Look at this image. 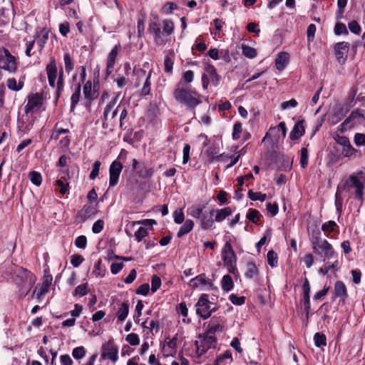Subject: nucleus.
<instances>
[{
  "mask_svg": "<svg viewBox=\"0 0 365 365\" xmlns=\"http://www.w3.org/2000/svg\"><path fill=\"white\" fill-rule=\"evenodd\" d=\"M120 48H121V46L120 43H118V45H115L107 56L106 69V76H105L106 80L113 71L115 60H116L117 56H118V52L120 50Z\"/></svg>",
  "mask_w": 365,
  "mask_h": 365,
  "instance_id": "obj_14",
  "label": "nucleus"
},
{
  "mask_svg": "<svg viewBox=\"0 0 365 365\" xmlns=\"http://www.w3.org/2000/svg\"><path fill=\"white\" fill-rule=\"evenodd\" d=\"M215 209H212L209 212H202V215L199 217L200 225L204 230L215 228L213 215Z\"/></svg>",
  "mask_w": 365,
  "mask_h": 365,
  "instance_id": "obj_19",
  "label": "nucleus"
},
{
  "mask_svg": "<svg viewBox=\"0 0 365 365\" xmlns=\"http://www.w3.org/2000/svg\"><path fill=\"white\" fill-rule=\"evenodd\" d=\"M259 273V269L257 268L256 263L254 261H248L246 263V269L245 272V277L247 279H253L258 276Z\"/></svg>",
  "mask_w": 365,
  "mask_h": 365,
  "instance_id": "obj_29",
  "label": "nucleus"
},
{
  "mask_svg": "<svg viewBox=\"0 0 365 365\" xmlns=\"http://www.w3.org/2000/svg\"><path fill=\"white\" fill-rule=\"evenodd\" d=\"M222 289L225 292H229L233 289L234 282L230 275H224L221 280Z\"/></svg>",
  "mask_w": 365,
  "mask_h": 365,
  "instance_id": "obj_41",
  "label": "nucleus"
},
{
  "mask_svg": "<svg viewBox=\"0 0 365 365\" xmlns=\"http://www.w3.org/2000/svg\"><path fill=\"white\" fill-rule=\"evenodd\" d=\"M129 313V304L128 302H122L117 312V318L118 321L123 322L128 317Z\"/></svg>",
  "mask_w": 365,
  "mask_h": 365,
  "instance_id": "obj_35",
  "label": "nucleus"
},
{
  "mask_svg": "<svg viewBox=\"0 0 365 365\" xmlns=\"http://www.w3.org/2000/svg\"><path fill=\"white\" fill-rule=\"evenodd\" d=\"M222 259L224 262L237 259V255L230 242H226L222 250Z\"/></svg>",
  "mask_w": 365,
  "mask_h": 365,
  "instance_id": "obj_26",
  "label": "nucleus"
},
{
  "mask_svg": "<svg viewBox=\"0 0 365 365\" xmlns=\"http://www.w3.org/2000/svg\"><path fill=\"white\" fill-rule=\"evenodd\" d=\"M123 168V164L118 160L111 163L109 168V187H114L118 183Z\"/></svg>",
  "mask_w": 365,
  "mask_h": 365,
  "instance_id": "obj_12",
  "label": "nucleus"
},
{
  "mask_svg": "<svg viewBox=\"0 0 365 365\" xmlns=\"http://www.w3.org/2000/svg\"><path fill=\"white\" fill-rule=\"evenodd\" d=\"M102 259H99L98 262L94 265V269L93 271V274H95L96 277H103L105 276L106 269H103L101 267Z\"/></svg>",
  "mask_w": 365,
  "mask_h": 365,
  "instance_id": "obj_56",
  "label": "nucleus"
},
{
  "mask_svg": "<svg viewBox=\"0 0 365 365\" xmlns=\"http://www.w3.org/2000/svg\"><path fill=\"white\" fill-rule=\"evenodd\" d=\"M98 210L96 207L91 204H86L77 213V218L80 222H84L90 218L95 217Z\"/></svg>",
  "mask_w": 365,
  "mask_h": 365,
  "instance_id": "obj_17",
  "label": "nucleus"
},
{
  "mask_svg": "<svg viewBox=\"0 0 365 365\" xmlns=\"http://www.w3.org/2000/svg\"><path fill=\"white\" fill-rule=\"evenodd\" d=\"M193 227L194 222L190 219L186 220L177 233L178 237L181 238L188 234L193 229Z\"/></svg>",
  "mask_w": 365,
  "mask_h": 365,
  "instance_id": "obj_33",
  "label": "nucleus"
},
{
  "mask_svg": "<svg viewBox=\"0 0 365 365\" xmlns=\"http://www.w3.org/2000/svg\"><path fill=\"white\" fill-rule=\"evenodd\" d=\"M215 213H216L215 221L217 222H222L232 213V210L230 207H225L222 209H215Z\"/></svg>",
  "mask_w": 365,
  "mask_h": 365,
  "instance_id": "obj_32",
  "label": "nucleus"
},
{
  "mask_svg": "<svg viewBox=\"0 0 365 365\" xmlns=\"http://www.w3.org/2000/svg\"><path fill=\"white\" fill-rule=\"evenodd\" d=\"M28 103L24 107L25 113H34L38 112L43 106V95L39 93L29 95Z\"/></svg>",
  "mask_w": 365,
  "mask_h": 365,
  "instance_id": "obj_9",
  "label": "nucleus"
},
{
  "mask_svg": "<svg viewBox=\"0 0 365 365\" xmlns=\"http://www.w3.org/2000/svg\"><path fill=\"white\" fill-rule=\"evenodd\" d=\"M215 303L209 299L207 294H202L197 302L195 304L196 314L202 319H207L211 317V314L218 309L217 306L211 307Z\"/></svg>",
  "mask_w": 365,
  "mask_h": 365,
  "instance_id": "obj_5",
  "label": "nucleus"
},
{
  "mask_svg": "<svg viewBox=\"0 0 365 365\" xmlns=\"http://www.w3.org/2000/svg\"><path fill=\"white\" fill-rule=\"evenodd\" d=\"M163 31L167 34V36H170L173 33L174 31V24L173 22L170 20L165 19L163 21Z\"/></svg>",
  "mask_w": 365,
  "mask_h": 365,
  "instance_id": "obj_61",
  "label": "nucleus"
},
{
  "mask_svg": "<svg viewBox=\"0 0 365 365\" xmlns=\"http://www.w3.org/2000/svg\"><path fill=\"white\" fill-rule=\"evenodd\" d=\"M334 139L336 143L343 147L341 154L344 157L350 158L356 153L357 150L351 145L348 137L336 134Z\"/></svg>",
  "mask_w": 365,
  "mask_h": 365,
  "instance_id": "obj_10",
  "label": "nucleus"
},
{
  "mask_svg": "<svg viewBox=\"0 0 365 365\" xmlns=\"http://www.w3.org/2000/svg\"><path fill=\"white\" fill-rule=\"evenodd\" d=\"M69 133L70 130L68 128H59L58 123H56L54 125L51 137L52 139L58 140L61 134H66Z\"/></svg>",
  "mask_w": 365,
  "mask_h": 365,
  "instance_id": "obj_45",
  "label": "nucleus"
},
{
  "mask_svg": "<svg viewBox=\"0 0 365 365\" xmlns=\"http://www.w3.org/2000/svg\"><path fill=\"white\" fill-rule=\"evenodd\" d=\"M56 103L58 102L62 91L64 88V79H61V77L58 78L57 81H56Z\"/></svg>",
  "mask_w": 365,
  "mask_h": 365,
  "instance_id": "obj_55",
  "label": "nucleus"
},
{
  "mask_svg": "<svg viewBox=\"0 0 365 365\" xmlns=\"http://www.w3.org/2000/svg\"><path fill=\"white\" fill-rule=\"evenodd\" d=\"M314 343L317 347H322L327 345V337L322 332H317L314 335Z\"/></svg>",
  "mask_w": 365,
  "mask_h": 365,
  "instance_id": "obj_43",
  "label": "nucleus"
},
{
  "mask_svg": "<svg viewBox=\"0 0 365 365\" xmlns=\"http://www.w3.org/2000/svg\"><path fill=\"white\" fill-rule=\"evenodd\" d=\"M224 324L225 319L223 317L214 316L208 323L207 330L206 332L215 336L216 333L222 332L223 331Z\"/></svg>",
  "mask_w": 365,
  "mask_h": 365,
  "instance_id": "obj_16",
  "label": "nucleus"
},
{
  "mask_svg": "<svg viewBox=\"0 0 365 365\" xmlns=\"http://www.w3.org/2000/svg\"><path fill=\"white\" fill-rule=\"evenodd\" d=\"M152 71H150L148 74L146 76L145 81L144 83V85L141 89V95L142 96H146L148 95L150 92V76H151Z\"/></svg>",
  "mask_w": 365,
  "mask_h": 365,
  "instance_id": "obj_54",
  "label": "nucleus"
},
{
  "mask_svg": "<svg viewBox=\"0 0 365 365\" xmlns=\"http://www.w3.org/2000/svg\"><path fill=\"white\" fill-rule=\"evenodd\" d=\"M50 30L46 27L37 28L34 38L36 39V43L40 49H43L45 47L48 40Z\"/></svg>",
  "mask_w": 365,
  "mask_h": 365,
  "instance_id": "obj_20",
  "label": "nucleus"
},
{
  "mask_svg": "<svg viewBox=\"0 0 365 365\" xmlns=\"http://www.w3.org/2000/svg\"><path fill=\"white\" fill-rule=\"evenodd\" d=\"M248 197L253 200H259L260 202H264L267 198V195L265 193H262L261 192H253L252 190H250L247 193Z\"/></svg>",
  "mask_w": 365,
  "mask_h": 365,
  "instance_id": "obj_49",
  "label": "nucleus"
},
{
  "mask_svg": "<svg viewBox=\"0 0 365 365\" xmlns=\"http://www.w3.org/2000/svg\"><path fill=\"white\" fill-rule=\"evenodd\" d=\"M36 117L33 113H24L21 117H18L17 129L19 133L27 134L34 127Z\"/></svg>",
  "mask_w": 365,
  "mask_h": 365,
  "instance_id": "obj_8",
  "label": "nucleus"
},
{
  "mask_svg": "<svg viewBox=\"0 0 365 365\" xmlns=\"http://www.w3.org/2000/svg\"><path fill=\"white\" fill-rule=\"evenodd\" d=\"M336 227H338V225L333 220H329V221H328L327 222H324L322 225V230L324 232H329V233L332 232L333 231H334Z\"/></svg>",
  "mask_w": 365,
  "mask_h": 365,
  "instance_id": "obj_60",
  "label": "nucleus"
},
{
  "mask_svg": "<svg viewBox=\"0 0 365 365\" xmlns=\"http://www.w3.org/2000/svg\"><path fill=\"white\" fill-rule=\"evenodd\" d=\"M120 111V119H119V126L121 130H125L127 128V125H125L128 122V110L126 107L123 105L122 108L119 110Z\"/></svg>",
  "mask_w": 365,
  "mask_h": 365,
  "instance_id": "obj_42",
  "label": "nucleus"
},
{
  "mask_svg": "<svg viewBox=\"0 0 365 365\" xmlns=\"http://www.w3.org/2000/svg\"><path fill=\"white\" fill-rule=\"evenodd\" d=\"M143 307H144V305H143V301L138 300V302L135 306V314L133 315L134 321L137 324L139 323V321H140L139 317L142 314V310H143Z\"/></svg>",
  "mask_w": 365,
  "mask_h": 365,
  "instance_id": "obj_58",
  "label": "nucleus"
},
{
  "mask_svg": "<svg viewBox=\"0 0 365 365\" xmlns=\"http://www.w3.org/2000/svg\"><path fill=\"white\" fill-rule=\"evenodd\" d=\"M192 289H196L199 286H212V280L207 279L205 273H202L191 279L188 283Z\"/></svg>",
  "mask_w": 365,
  "mask_h": 365,
  "instance_id": "obj_25",
  "label": "nucleus"
},
{
  "mask_svg": "<svg viewBox=\"0 0 365 365\" xmlns=\"http://www.w3.org/2000/svg\"><path fill=\"white\" fill-rule=\"evenodd\" d=\"M289 53L287 52H281L277 55L275 59V66L277 70L283 71L289 63Z\"/></svg>",
  "mask_w": 365,
  "mask_h": 365,
  "instance_id": "obj_31",
  "label": "nucleus"
},
{
  "mask_svg": "<svg viewBox=\"0 0 365 365\" xmlns=\"http://www.w3.org/2000/svg\"><path fill=\"white\" fill-rule=\"evenodd\" d=\"M267 262L272 267H276L278 265V256L274 250H269L267 252Z\"/></svg>",
  "mask_w": 365,
  "mask_h": 365,
  "instance_id": "obj_51",
  "label": "nucleus"
},
{
  "mask_svg": "<svg viewBox=\"0 0 365 365\" xmlns=\"http://www.w3.org/2000/svg\"><path fill=\"white\" fill-rule=\"evenodd\" d=\"M126 341H128L131 346H137L140 344V339L137 334L130 333L125 337Z\"/></svg>",
  "mask_w": 365,
  "mask_h": 365,
  "instance_id": "obj_64",
  "label": "nucleus"
},
{
  "mask_svg": "<svg viewBox=\"0 0 365 365\" xmlns=\"http://www.w3.org/2000/svg\"><path fill=\"white\" fill-rule=\"evenodd\" d=\"M310 284L308 279L307 277L304 278V282L302 284V291H303V297L300 301V304L302 306H304V309H309L310 304Z\"/></svg>",
  "mask_w": 365,
  "mask_h": 365,
  "instance_id": "obj_23",
  "label": "nucleus"
},
{
  "mask_svg": "<svg viewBox=\"0 0 365 365\" xmlns=\"http://www.w3.org/2000/svg\"><path fill=\"white\" fill-rule=\"evenodd\" d=\"M217 153L214 150H207V155L209 158L208 162L210 163H213L215 160L220 161L222 160V158L225 156V153L217 155Z\"/></svg>",
  "mask_w": 365,
  "mask_h": 365,
  "instance_id": "obj_57",
  "label": "nucleus"
},
{
  "mask_svg": "<svg viewBox=\"0 0 365 365\" xmlns=\"http://www.w3.org/2000/svg\"><path fill=\"white\" fill-rule=\"evenodd\" d=\"M0 68L10 73H15L18 70L16 58L5 47L0 48Z\"/></svg>",
  "mask_w": 365,
  "mask_h": 365,
  "instance_id": "obj_6",
  "label": "nucleus"
},
{
  "mask_svg": "<svg viewBox=\"0 0 365 365\" xmlns=\"http://www.w3.org/2000/svg\"><path fill=\"white\" fill-rule=\"evenodd\" d=\"M56 185L59 188V192L61 195H65L68 192L69 183L64 182L62 179H58L56 181Z\"/></svg>",
  "mask_w": 365,
  "mask_h": 365,
  "instance_id": "obj_62",
  "label": "nucleus"
},
{
  "mask_svg": "<svg viewBox=\"0 0 365 365\" xmlns=\"http://www.w3.org/2000/svg\"><path fill=\"white\" fill-rule=\"evenodd\" d=\"M173 96L178 103L185 106L187 110L193 113L196 107L202 103L200 100L202 96L192 86H184L182 83H177Z\"/></svg>",
  "mask_w": 365,
  "mask_h": 365,
  "instance_id": "obj_1",
  "label": "nucleus"
},
{
  "mask_svg": "<svg viewBox=\"0 0 365 365\" xmlns=\"http://www.w3.org/2000/svg\"><path fill=\"white\" fill-rule=\"evenodd\" d=\"M233 361L232 351L227 349L223 354H220L211 365H227Z\"/></svg>",
  "mask_w": 365,
  "mask_h": 365,
  "instance_id": "obj_28",
  "label": "nucleus"
},
{
  "mask_svg": "<svg viewBox=\"0 0 365 365\" xmlns=\"http://www.w3.org/2000/svg\"><path fill=\"white\" fill-rule=\"evenodd\" d=\"M101 163L100 160H96L93 163L92 166V170L89 175L90 180H94L96 178L98 177L99 174L100 167H101Z\"/></svg>",
  "mask_w": 365,
  "mask_h": 365,
  "instance_id": "obj_59",
  "label": "nucleus"
},
{
  "mask_svg": "<svg viewBox=\"0 0 365 365\" xmlns=\"http://www.w3.org/2000/svg\"><path fill=\"white\" fill-rule=\"evenodd\" d=\"M194 79V72L191 70L185 71L178 83H182L184 86H191L190 84Z\"/></svg>",
  "mask_w": 365,
  "mask_h": 365,
  "instance_id": "obj_46",
  "label": "nucleus"
},
{
  "mask_svg": "<svg viewBox=\"0 0 365 365\" xmlns=\"http://www.w3.org/2000/svg\"><path fill=\"white\" fill-rule=\"evenodd\" d=\"M242 54L247 57V58H255L257 53V51L255 48L251 47V46H249L247 45H242Z\"/></svg>",
  "mask_w": 365,
  "mask_h": 365,
  "instance_id": "obj_52",
  "label": "nucleus"
},
{
  "mask_svg": "<svg viewBox=\"0 0 365 365\" xmlns=\"http://www.w3.org/2000/svg\"><path fill=\"white\" fill-rule=\"evenodd\" d=\"M311 243L314 253L323 258L324 261L337 258V253L332 245L327 240L322 239L319 230L312 232Z\"/></svg>",
  "mask_w": 365,
  "mask_h": 365,
  "instance_id": "obj_3",
  "label": "nucleus"
},
{
  "mask_svg": "<svg viewBox=\"0 0 365 365\" xmlns=\"http://www.w3.org/2000/svg\"><path fill=\"white\" fill-rule=\"evenodd\" d=\"M305 120L304 119L298 120L294 125L289 133V138L292 140H299L305 133Z\"/></svg>",
  "mask_w": 365,
  "mask_h": 365,
  "instance_id": "obj_22",
  "label": "nucleus"
},
{
  "mask_svg": "<svg viewBox=\"0 0 365 365\" xmlns=\"http://www.w3.org/2000/svg\"><path fill=\"white\" fill-rule=\"evenodd\" d=\"M347 118L352 123V125L349 127H352L356 122L359 124L363 123L362 118H364V113L359 109H356L353 110Z\"/></svg>",
  "mask_w": 365,
  "mask_h": 365,
  "instance_id": "obj_39",
  "label": "nucleus"
},
{
  "mask_svg": "<svg viewBox=\"0 0 365 365\" xmlns=\"http://www.w3.org/2000/svg\"><path fill=\"white\" fill-rule=\"evenodd\" d=\"M205 71L210 76L212 85L214 86H217L220 83L221 77L217 73L215 67L212 64L206 63Z\"/></svg>",
  "mask_w": 365,
  "mask_h": 365,
  "instance_id": "obj_27",
  "label": "nucleus"
},
{
  "mask_svg": "<svg viewBox=\"0 0 365 365\" xmlns=\"http://www.w3.org/2000/svg\"><path fill=\"white\" fill-rule=\"evenodd\" d=\"M304 145H306V147H303L300 150V160H299V164L300 166L302 168H306L308 166L309 164V151L307 148V146H309V143H304Z\"/></svg>",
  "mask_w": 365,
  "mask_h": 365,
  "instance_id": "obj_37",
  "label": "nucleus"
},
{
  "mask_svg": "<svg viewBox=\"0 0 365 365\" xmlns=\"http://www.w3.org/2000/svg\"><path fill=\"white\" fill-rule=\"evenodd\" d=\"M200 343L201 344V346L208 350L211 348L215 347L217 344V338L215 335L210 334L206 332Z\"/></svg>",
  "mask_w": 365,
  "mask_h": 365,
  "instance_id": "obj_30",
  "label": "nucleus"
},
{
  "mask_svg": "<svg viewBox=\"0 0 365 365\" xmlns=\"http://www.w3.org/2000/svg\"><path fill=\"white\" fill-rule=\"evenodd\" d=\"M63 61L65 64V71L68 74L74 68V63L69 53H64Z\"/></svg>",
  "mask_w": 365,
  "mask_h": 365,
  "instance_id": "obj_48",
  "label": "nucleus"
},
{
  "mask_svg": "<svg viewBox=\"0 0 365 365\" xmlns=\"http://www.w3.org/2000/svg\"><path fill=\"white\" fill-rule=\"evenodd\" d=\"M35 275L27 269L18 267L14 271L13 281L19 288L21 297H25L36 282Z\"/></svg>",
  "mask_w": 365,
  "mask_h": 365,
  "instance_id": "obj_2",
  "label": "nucleus"
},
{
  "mask_svg": "<svg viewBox=\"0 0 365 365\" xmlns=\"http://www.w3.org/2000/svg\"><path fill=\"white\" fill-rule=\"evenodd\" d=\"M70 89L72 91L70 110L73 112L75 110L81 98V84L71 85Z\"/></svg>",
  "mask_w": 365,
  "mask_h": 365,
  "instance_id": "obj_21",
  "label": "nucleus"
},
{
  "mask_svg": "<svg viewBox=\"0 0 365 365\" xmlns=\"http://www.w3.org/2000/svg\"><path fill=\"white\" fill-rule=\"evenodd\" d=\"M46 72L48 77V84L51 88L56 87V81L58 76V67L56 59L51 58L46 66Z\"/></svg>",
  "mask_w": 365,
  "mask_h": 365,
  "instance_id": "obj_15",
  "label": "nucleus"
},
{
  "mask_svg": "<svg viewBox=\"0 0 365 365\" xmlns=\"http://www.w3.org/2000/svg\"><path fill=\"white\" fill-rule=\"evenodd\" d=\"M261 215L257 210L250 208L246 217L255 224H257L260 220Z\"/></svg>",
  "mask_w": 365,
  "mask_h": 365,
  "instance_id": "obj_47",
  "label": "nucleus"
},
{
  "mask_svg": "<svg viewBox=\"0 0 365 365\" xmlns=\"http://www.w3.org/2000/svg\"><path fill=\"white\" fill-rule=\"evenodd\" d=\"M354 188V198L361 204L364 202V190L365 188V173L359 171L356 173L350 175L343 185V190H349Z\"/></svg>",
  "mask_w": 365,
  "mask_h": 365,
  "instance_id": "obj_4",
  "label": "nucleus"
},
{
  "mask_svg": "<svg viewBox=\"0 0 365 365\" xmlns=\"http://www.w3.org/2000/svg\"><path fill=\"white\" fill-rule=\"evenodd\" d=\"M148 31L153 34L154 39L156 42L161 38L162 32L158 23L154 21L150 22L149 24Z\"/></svg>",
  "mask_w": 365,
  "mask_h": 365,
  "instance_id": "obj_36",
  "label": "nucleus"
},
{
  "mask_svg": "<svg viewBox=\"0 0 365 365\" xmlns=\"http://www.w3.org/2000/svg\"><path fill=\"white\" fill-rule=\"evenodd\" d=\"M349 46V43L345 41L339 42L335 44V56L339 63H344L346 60Z\"/></svg>",
  "mask_w": 365,
  "mask_h": 365,
  "instance_id": "obj_18",
  "label": "nucleus"
},
{
  "mask_svg": "<svg viewBox=\"0 0 365 365\" xmlns=\"http://www.w3.org/2000/svg\"><path fill=\"white\" fill-rule=\"evenodd\" d=\"M99 81L98 78H94L93 85L91 81H87L83 88L84 98L87 101L86 106H90L93 101L96 99L99 96Z\"/></svg>",
  "mask_w": 365,
  "mask_h": 365,
  "instance_id": "obj_7",
  "label": "nucleus"
},
{
  "mask_svg": "<svg viewBox=\"0 0 365 365\" xmlns=\"http://www.w3.org/2000/svg\"><path fill=\"white\" fill-rule=\"evenodd\" d=\"M102 118H103V124H102L103 128H104L106 130H109L110 131L113 130L114 128L116 125V120H110V118H109V115L107 114V111H103Z\"/></svg>",
  "mask_w": 365,
  "mask_h": 365,
  "instance_id": "obj_38",
  "label": "nucleus"
},
{
  "mask_svg": "<svg viewBox=\"0 0 365 365\" xmlns=\"http://www.w3.org/2000/svg\"><path fill=\"white\" fill-rule=\"evenodd\" d=\"M334 297L339 298L343 302L348 298L349 294L346 287L344 282L338 280L334 284Z\"/></svg>",
  "mask_w": 365,
  "mask_h": 365,
  "instance_id": "obj_24",
  "label": "nucleus"
},
{
  "mask_svg": "<svg viewBox=\"0 0 365 365\" xmlns=\"http://www.w3.org/2000/svg\"><path fill=\"white\" fill-rule=\"evenodd\" d=\"M132 170H135L136 175L142 179H150L155 173L152 167L146 166L144 163L139 165V162L135 158L132 160Z\"/></svg>",
  "mask_w": 365,
  "mask_h": 365,
  "instance_id": "obj_11",
  "label": "nucleus"
},
{
  "mask_svg": "<svg viewBox=\"0 0 365 365\" xmlns=\"http://www.w3.org/2000/svg\"><path fill=\"white\" fill-rule=\"evenodd\" d=\"M88 283H84L78 285L73 292V296L83 297L88 293Z\"/></svg>",
  "mask_w": 365,
  "mask_h": 365,
  "instance_id": "obj_50",
  "label": "nucleus"
},
{
  "mask_svg": "<svg viewBox=\"0 0 365 365\" xmlns=\"http://www.w3.org/2000/svg\"><path fill=\"white\" fill-rule=\"evenodd\" d=\"M205 208V204H197L190 206L187 209V213L192 217L199 219L201 217L203 210Z\"/></svg>",
  "mask_w": 365,
  "mask_h": 365,
  "instance_id": "obj_34",
  "label": "nucleus"
},
{
  "mask_svg": "<svg viewBox=\"0 0 365 365\" xmlns=\"http://www.w3.org/2000/svg\"><path fill=\"white\" fill-rule=\"evenodd\" d=\"M337 271L339 269V261L337 258L336 260L331 263L329 262H326L325 265L319 269V272L323 275H326L330 270Z\"/></svg>",
  "mask_w": 365,
  "mask_h": 365,
  "instance_id": "obj_40",
  "label": "nucleus"
},
{
  "mask_svg": "<svg viewBox=\"0 0 365 365\" xmlns=\"http://www.w3.org/2000/svg\"><path fill=\"white\" fill-rule=\"evenodd\" d=\"M72 355L76 359H81L86 355V349L83 346H78L73 349Z\"/></svg>",
  "mask_w": 365,
  "mask_h": 365,
  "instance_id": "obj_63",
  "label": "nucleus"
},
{
  "mask_svg": "<svg viewBox=\"0 0 365 365\" xmlns=\"http://www.w3.org/2000/svg\"><path fill=\"white\" fill-rule=\"evenodd\" d=\"M7 87L14 91H19L24 87V82L19 81L17 83L16 78H9L6 82Z\"/></svg>",
  "mask_w": 365,
  "mask_h": 365,
  "instance_id": "obj_44",
  "label": "nucleus"
},
{
  "mask_svg": "<svg viewBox=\"0 0 365 365\" xmlns=\"http://www.w3.org/2000/svg\"><path fill=\"white\" fill-rule=\"evenodd\" d=\"M29 179L31 182L36 186H40L42 183V176L41 173L37 171L30 172Z\"/></svg>",
  "mask_w": 365,
  "mask_h": 365,
  "instance_id": "obj_53",
  "label": "nucleus"
},
{
  "mask_svg": "<svg viewBox=\"0 0 365 365\" xmlns=\"http://www.w3.org/2000/svg\"><path fill=\"white\" fill-rule=\"evenodd\" d=\"M103 359H110L113 362L118 360V349L114 345L112 340H109L106 344L103 346V352L101 354Z\"/></svg>",
  "mask_w": 365,
  "mask_h": 365,
  "instance_id": "obj_13",
  "label": "nucleus"
}]
</instances>
